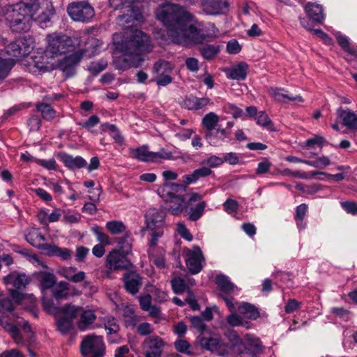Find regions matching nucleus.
I'll use <instances>...</instances> for the list:
<instances>
[{"mask_svg":"<svg viewBox=\"0 0 357 357\" xmlns=\"http://www.w3.org/2000/svg\"><path fill=\"white\" fill-rule=\"evenodd\" d=\"M43 309L48 313L54 315L59 314V310L61 307H57L54 305V301L51 299H43Z\"/></svg>","mask_w":357,"mask_h":357,"instance_id":"obj_49","label":"nucleus"},{"mask_svg":"<svg viewBox=\"0 0 357 357\" xmlns=\"http://www.w3.org/2000/svg\"><path fill=\"white\" fill-rule=\"evenodd\" d=\"M30 278L25 273L13 271L3 277V281L7 286L10 285L16 289H22L30 282Z\"/></svg>","mask_w":357,"mask_h":357,"instance_id":"obj_19","label":"nucleus"},{"mask_svg":"<svg viewBox=\"0 0 357 357\" xmlns=\"http://www.w3.org/2000/svg\"><path fill=\"white\" fill-rule=\"evenodd\" d=\"M257 124L266 128L269 130H273V124L268 115L264 111L258 112L255 118Z\"/></svg>","mask_w":357,"mask_h":357,"instance_id":"obj_42","label":"nucleus"},{"mask_svg":"<svg viewBox=\"0 0 357 357\" xmlns=\"http://www.w3.org/2000/svg\"><path fill=\"white\" fill-rule=\"evenodd\" d=\"M201 5L204 12L211 15L222 14L229 6L227 0H201Z\"/></svg>","mask_w":357,"mask_h":357,"instance_id":"obj_18","label":"nucleus"},{"mask_svg":"<svg viewBox=\"0 0 357 357\" xmlns=\"http://www.w3.org/2000/svg\"><path fill=\"white\" fill-rule=\"evenodd\" d=\"M114 45L116 49L123 53L119 60L124 69L139 66L144 61L142 54L152 50L149 37L140 30H135L128 40L115 42Z\"/></svg>","mask_w":357,"mask_h":357,"instance_id":"obj_2","label":"nucleus"},{"mask_svg":"<svg viewBox=\"0 0 357 357\" xmlns=\"http://www.w3.org/2000/svg\"><path fill=\"white\" fill-rule=\"evenodd\" d=\"M199 344L202 347L222 357H229L230 355L229 347L222 340L218 337H200Z\"/></svg>","mask_w":357,"mask_h":357,"instance_id":"obj_14","label":"nucleus"},{"mask_svg":"<svg viewBox=\"0 0 357 357\" xmlns=\"http://www.w3.org/2000/svg\"><path fill=\"white\" fill-rule=\"evenodd\" d=\"M54 13L49 0H22L8 11L6 20L13 31L26 32L30 29L33 20L46 22Z\"/></svg>","mask_w":357,"mask_h":357,"instance_id":"obj_1","label":"nucleus"},{"mask_svg":"<svg viewBox=\"0 0 357 357\" xmlns=\"http://www.w3.org/2000/svg\"><path fill=\"white\" fill-rule=\"evenodd\" d=\"M206 206V203L203 201L199 202L196 206L191 208L189 219L192 221H196L199 219L202 216Z\"/></svg>","mask_w":357,"mask_h":357,"instance_id":"obj_43","label":"nucleus"},{"mask_svg":"<svg viewBox=\"0 0 357 357\" xmlns=\"http://www.w3.org/2000/svg\"><path fill=\"white\" fill-rule=\"evenodd\" d=\"M59 158L67 167L71 169L86 167L87 165L86 161L81 156L73 157L67 153H60Z\"/></svg>","mask_w":357,"mask_h":357,"instance_id":"obj_28","label":"nucleus"},{"mask_svg":"<svg viewBox=\"0 0 357 357\" xmlns=\"http://www.w3.org/2000/svg\"><path fill=\"white\" fill-rule=\"evenodd\" d=\"M30 70L33 73H45L53 70L56 63L52 61L50 55H47L45 50L43 54H38L30 58L28 61Z\"/></svg>","mask_w":357,"mask_h":357,"instance_id":"obj_13","label":"nucleus"},{"mask_svg":"<svg viewBox=\"0 0 357 357\" xmlns=\"http://www.w3.org/2000/svg\"><path fill=\"white\" fill-rule=\"evenodd\" d=\"M155 15L158 20L168 27V35L170 29H177L183 23L194 20L192 14L177 4H167L158 8Z\"/></svg>","mask_w":357,"mask_h":357,"instance_id":"obj_3","label":"nucleus"},{"mask_svg":"<svg viewBox=\"0 0 357 357\" xmlns=\"http://www.w3.org/2000/svg\"><path fill=\"white\" fill-rule=\"evenodd\" d=\"M45 52L53 59L70 52L74 47L72 38L61 33H52L46 36Z\"/></svg>","mask_w":357,"mask_h":357,"instance_id":"obj_4","label":"nucleus"},{"mask_svg":"<svg viewBox=\"0 0 357 357\" xmlns=\"http://www.w3.org/2000/svg\"><path fill=\"white\" fill-rule=\"evenodd\" d=\"M167 204V211L173 215H178L183 211L185 198L183 196L164 198Z\"/></svg>","mask_w":357,"mask_h":357,"instance_id":"obj_27","label":"nucleus"},{"mask_svg":"<svg viewBox=\"0 0 357 357\" xmlns=\"http://www.w3.org/2000/svg\"><path fill=\"white\" fill-rule=\"evenodd\" d=\"M224 163V160L222 158L218 157L216 155H211L207 158L206 160L202 162V165L208 166V168H214L218 167Z\"/></svg>","mask_w":357,"mask_h":357,"instance_id":"obj_51","label":"nucleus"},{"mask_svg":"<svg viewBox=\"0 0 357 357\" xmlns=\"http://www.w3.org/2000/svg\"><path fill=\"white\" fill-rule=\"evenodd\" d=\"M200 51H201L202 56L205 59H211L217 54V53L219 51V49L214 45H207L203 46L200 49Z\"/></svg>","mask_w":357,"mask_h":357,"instance_id":"obj_50","label":"nucleus"},{"mask_svg":"<svg viewBox=\"0 0 357 357\" xmlns=\"http://www.w3.org/2000/svg\"><path fill=\"white\" fill-rule=\"evenodd\" d=\"M337 40L338 44L346 52L357 57V48H352L351 47L349 39L346 36L342 35L338 36Z\"/></svg>","mask_w":357,"mask_h":357,"instance_id":"obj_44","label":"nucleus"},{"mask_svg":"<svg viewBox=\"0 0 357 357\" xmlns=\"http://www.w3.org/2000/svg\"><path fill=\"white\" fill-rule=\"evenodd\" d=\"M42 290L52 289L56 282V276L50 272L40 271L36 273Z\"/></svg>","mask_w":357,"mask_h":357,"instance_id":"obj_33","label":"nucleus"},{"mask_svg":"<svg viewBox=\"0 0 357 357\" xmlns=\"http://www.w3.org/2000/svg\"><path fill=\"white\" fill-rule=\"evenodd\" d=\"M304 10L314 22L321 23L324 19L323 8L319 4L309 2L305 6Z\"/></svg>","mask_w":357,"mask_h":357,"instance_id":"obj_31","label":"nucleus"},{"mask_svg":"<svg viewBox=\"0 0 357 357\" xmlns=\"http://www.w3.org/2000/svg\"><path fill=\"white\" fill-rule=\"evenodd\" d=\"M342 207L349 213L357 214V203L354 202H342Z\"/></svg>","mask_w":357,"mask_h":357,"instance_id":"obj_64","label":"nucleus"},{"mask_svg":"<svg viewBox=\"0 0 357 357\" xmlns=\"http://www.w3.org/2000/svg\"><path fill=\"white\" fill-rule=\"evenodd\" d=\"M13 60L0 58V79H3L8 76L14 65Z\"/></svg>","mask_w":357,"mask_h":357,"instance_id":"obj_45","label":"nucleus"},{"mask_svg":"<svg viewBox=\"0 0 357 357\" xmlns=\"http://www.w3.org/2000/svg\"><path fill=\"white\" fill-rule=\"evenodd\" d=\"M107 63L106 61H93L88 66V70L94 75H96L99 73L102 72L106 68Z\"/></svg>","mask_w":357,"mask_h":357,"instance_id":"obj_52","label":"nucleus"},{"mask_svg":"<svg viewBox=\"0 0 357 357\" xmlns=\"http://www.w3.org/2000/svg\"><path fill=\"white\" fill-rule=\"evenodd\" d=\"M330 164L331 161L326 156L320 157L314 161L307 160V162H306V165L319 169H324Z\"/></svg>","mask_w":357,"mask_h":357,"instance_id":"obj_53","label":"nucleus"},{"mask_svg":"<svg viewBox=\"0 0 357 357\" xmlns=\"http://www.w3.org/2000/svg\"><path fill=\"white\" fill-rule=\"evenodd\" d=\"M164 340L158 335L146 337L142 343L145 357H161L164 347Z\"/></svg>","mask_w":357,"mask_h":357,"instance_id":"obj_15","label":"nucleus"},{"mask_svg":"<svg viewBox=\"0 0 357 357\" xmlns=\"http://www.w3.org/2000/svg\"><path fill=\"white\" fill-rule=\"evenodd\" d=\"M81 309L82 307L67 304L63 307H61L59 310V314H64V317L70 319V320L73 321V319L78 317Z\"/></svg>","mask_w":357,"mask_h":357,"instance_id":"obj_38","label":"nucleus"},{"mask_svg":"<svg viewBox=\"0 0 357 357\" xmlns=\"http://www.w3.org/2000/svg\"><path fill=\"white\" fill-rule=\"evenodd\" d=\"M80 351L84 357H103L105 347L102 337L95 335L85 336L80 345Z\"/></svg>","mask_w":357,"mask_h":357,"instance_id":"obj_6","label":"nucleus"},{"mask_svg":"<svg viewBox=\"0 0 357 357\" xmlns=\"http://www.w3.org/2000/svg\"><path fill=\"white\" fill-rule=\"evenodd\" d=\"M280 174L282 176H288L292 177L300 178L302 179H309V176L307 173L302 172H293L289 169H284L280 172Z\"/></svg>","mask_w":357,"mask_h":357,"instance_id":"obj_56","label":"nucleus"},{"mask_svg":"<svg viewBox=\"0 0 357 357\" xmlns=\"http://www.w3.org/2000/svg\"><path fill=\"white\" fill-rule=\"evenodd\" d=\"M33 40L31 37H21L10 43L6 47V53L17 60L28 55L33 49Z\"/></svg>","mask_w":357,"mask_h":357,"instance_id":"obj_7","label":"nucleus"},{"mask_svg":"<svg viewBox=\"0 0 357 357\" xmlns=\"http://www.w3.org/2000/svg\"><path fill=\"white\" fill-rule=\"evenodd\" d=\"M190 321L192 326L198 331L203 332L206 330V325L200 317H192L190 318Z\"/></svg>","mask_w":357,"mask_h":357,"instance_id":"obj_62","label":"nucleus"},{"mask_svg":"<svg viewBox=\"0 0 357 357\" xmlns=\"http://www.w3.org/2000/svg\"><path fill=\"white\" fill-rule=\"evenodd\" d=\"M241 50V46L236 40L232 39L227 43V51L228 53L235 54L240 52Z\"/></svg>","mask_w":357,"mask_h":357,"instance_id":"obj_59","label":"nucleus"},{"mask_svg":"<svg viewBox=\"0 0 357 357\" xmlns=\"http://www.w3.org/2000/svg\"><path fill=\"white\" fill-rule=\"evenodd\" d=\"M55 256L61 258L62 260L69 261L72 258V252L68 248L58 247Z\"/></svg>","mask_w":357,"mask_h":357,"instance_id":"obj_58","label":"nucleus"},{"mask_svg":"<svg viewBox=\"0 0 357 357\" xmlns=\"http://www.w3.org/2000/svg\"><path fill=\"white\" fill-rule=\"evenodd\" d=\"M123 280L126 290L132 295L136 294L142 284V277L135 271L126 273Z\"/></svg>","mask_w":357,"mask_h":357,"instance_id":"obj_20","label":"nucleus"},{"mask_svg":"<svg viewBox=\"0 0 357 357\" xmlns=\"http://www.w3.org/2000/svg\"><path fill=\"white\" fill-rule=\"evenodd\" d=\"M230 341L234 357H256V354L245 347L242 339L236 333L231 334Z\"/></svg>","mask_w":357,"mask_h":357,"instance_id":"obj_17","label":"nucleus"},{"mask_svg":"<svg viewBox=\"0 0 357 357\" xmlns=\"http://www.w3.org/2000/svg\"><path fill=\"white\" fill-rule=\"evenodd\" d=\"M226 129L215 128L213 130L206 132L205 138L212 146H217L220 142H222L229 135Z\"/></svg>","mask_w":357,"mask_h":357,"instance_id":"obj_32","label":"nucleus"},{"mask_svg":"<svg viewBox=\"0 0 357 357\" xmlns=\"http://www.w3.org/2000/svg\"><path fill=\"white\" fill-rule=\"evenodd\" d=\"M231 313L227 317L226 321L232 327L244 324V319L236 313V307L234 310H229Z\"/></svg>","mask_w":357,"mask_h":357,"instance_id":"obj_46","label":"nucleus"},{"mask_svg":"<svg viewBox=\"0 0 357 357\" xmlns=\"http://www.w3.org/2000/svg\"><path fill=\"white\" fill-rule=\"evenodd\" d=\"M219 121V116L214 112H209L202 119V125L206 129V132H209L216 128Z\"/></svg>","mask_w":357,"mask_h":357,"instance_id":"obj_37","label":"nucleus"},{"mask_svg":"<svg viewBox=\"0 0 357 357\" xmlns=\"http://www.w3.org/2000/svg\"><path fill=\"white\" fill-rule=\"evenodd\" d=\"M26 240L31 245L39 249L40 246L43 244L42 242L45 241V238L38 229H32L26 235Z\"/></svg>","mask_w":357,"mask_h":357,"instance_id":"obj_36","label":"nucleus"},{"mask_svg":"<svg viewBox=\"0 0 357 357\" xmlns=\"http://www.w3.org/2000/svg\"><path fill=\"white\" fill-rule=\"evenodd\" d=\"M177 232L183 238L190 241L192 240V236L189 230L185 227V225L182 222L177 224Z\"/></svg>","mask_w":357,"mask_h":357,"instance_id":"obj_57","label":"nucleus"},{"mask_svg":"<svg viewBox=\"0 0 357 357\" xmlns=\"http://www.w3.org/2000/svg\"><path fill=\"white\" fill-rule=\"evenodd\" d=\"M224 209L228 213L236 212L238 208V202L232 199H227L223 204Z\"/></svg>","mask_w":357,"mask_h":357,"instance_id":"obj_60","label":"nucleus"},{"mask_svg":"<svg viewBox=\"0 0 357 357\" xmlns=\"http://www.w3.org/2000/svg\"><path fill=\"white\" fill-rule=\"evenodd\" d=\"M130 234H126L123 236L119 238L117 240L118 246L121 252L125 254H129L131 251L132 245L128 242Z\"/></svg>","mask_w":357,"mask_h":357,"instance_id":"obj_47","label":"nucleus"},{"mask_svg":"<svg viewBox=\"0 0 357 357\" xmlns=\"http://www.w3.org/2000/svg\"><path fill=\"white\" fill-rule=\"evenodd\" d=\"M58 330L62 333H67L70 331L73 326V321L70 319L62 317L56 321Z\"/></svg>","mask_w":357,"mask_h":357,"instance_id":"obj_48","label":"nucleus"},{"mask_svg":"<svg viewBox=\"0 0 357 357\" xmlns=\"http://www.w3.org/2000/svg\"><path fill=\"white\" fill-rule=\"evenodd\" d=\"M269 95L276 101L284 102V99L291 101L303 102V98L301 96H289L287 93L284 89L271 87L268 90Z\"/></svg>","mask_w":357,"mask_h":357,"instance_id":"obj_30","label":"nucleus"},{"mask_svg":"<svg viewBox=\"0 0 357 357\" xmlns=\"http://www.w3.org/2000/svg\"><path fill=\"white\" fill-rule=\"evenodd\" d=\"M67 10L70 17L77 22H87L94 15L93 7L84 1L71 3L68 5Z\"/></svg>","mask_w":357,"mask_h":357,"instance_id":"obj_9","label":"nucleus"},{"mask_svg":"<svg viewBox=\"0 0 357 357\" xmlns=\"http://www.w3.org/2000/svg\"><path fill=\"white\" fill-rule=\"evenodd\" d=\"M183 255L186 266L192 274H197L201 271L204 257L199 247L193 246L192 249L183 248Z\"/></svg>","mask_w":357,"mask_h":357,"instance_id":"obj_10","label":"nucleus"},{"mask_svg":"<svg viewBox=\"0 0 357 357\" xmlns=\"http://www.w3.org/2000/svg\"><path fill=\"white\" fill-rule=\"evenodd\" d=\"M131 153L134 158L142 162H160L162 160L173 159L172 152L167 151L164 149L158 152L149 151L146 146L132 149Z\"/></svg>","mask_w":357,"mask_h":357,"instance_id":"obj_8","label":"nucleus"},{"mask_svg":"<svg viewBox=\"0 0 357 357\" xmlns=\"http://www.w3.org/2000/svg\"><path fill=\"white\" fill-rule=\"evenodd\" d=\"M78 317L79 319L77 322V326L81 331H85L89 329L96 319V315L93 310H84L83 307H82Z\"/></svg>","mask_w":357,"mask_h":357,"instance_id":"obj_25","label":"nucleus"},{"mask_svg":"<svg viewBox=\"0 0 357 357\" xmlns=\"http://www.w3.org/2000/svg\"><path fill=\"white\" fill-rule=\"evenodd\" d=\"M125 254L117 249L111 251L106 258V266L110 271L128 270L132 267V264Z\"/></svg>","mask_w":357,"mask_h":357,"instance_id":"obj_11","label":"nucleus"},{"mask_svg":"<svg viewBox=\"0 0 357 357\" xmlns=\"http://www.w3.org/2000/svg\"><path fill=\"white\" fill-rule=\"evenodd\" d=\"M164 220V213L155 208H151L146 213V227L148 229H162Z\"/></svg>","mask_w":357,"mask_h":357,"instance_id":"obj_21","label":"nucleus"},{"mask_svg":"<svg viewBox=\"0 0 357 357\" xmlns=\"http://www.w3.org/2000/svg\"><path fill=\"white\" fill-rule=\"evenodd\" d=\"M36 108L39 112H41V114L43 119L51 121L56 116V112L54 109L48 104L46 103H39L36 105Z\"/></svg>","mask_w":357,"mask_h":357,"instance_id":"obj_39","label":"nucleus"},{"mask_svg":"<svg viewBox=\"0 0 357 357\" xmlns=\"http://www.w3.org/2000/svg\"><path fill=\"white\" fill-rule=\"evenodd\" d=\"M248 65L245 62H239L230 68L223 70L227 77L231 79L243 80L247 76Z\"/></svg>","mask_w":357,"mask_h":357,"instance_id":"obj_24","label":"nucleus"},{"mask_svg":"<svg viewBox=\"0 0 357 357\" xmlns=\"http://www.w3.org/2000/svg\"><path fill=\"white\" fill-rule=\"evenodd\" d=\"M154 331L153 326L148 322H143L137 325L136 328L137 333L142 336L151 335Z\"/></svg>","mask_w":357,"mask_h":357,"instance_id":"obj_54","label":"nucleus"},{"mask_svg":"<svg viewBox=\"0 0 357 357\" xmlns=\"http://www.w3.org/2000/svg\"><path fill=\"white\" fill-rule=\"evenodd\" d=\"M171 283L174 291L176 294L182 293L186 289L185 282L184 280L181 278H176L173 279Z\"/></svg>","mask_w":357,"mask_h":357,"instance_id":"obj_55","label":"nucleus"},{"mask_svg":"<svg viewBox=\"0 0 357 357\" xmlns=\"http://www.w3.org/2000/svg\"><path fill=\"white\" fill-rule=\"evenodd\" d=\"M41 121L37 116H32L28 121L30 131H37L40 129Z\"/></svg>","mask_w":357,"mask_h":357,"instance_id":"obj_63","label":"nucleus"},{"mask_svg":"<svg viewBox=\"0 0 357 357\" xmlns=\"http://www.w3.org/2000/svg\"><path fill=\"white\" fill-rule=\"evenodd\" d=\"M169 36L174 43L183 45L202 43L205 39L204 34L201 33L200 30L193 25L187 28L185 23H183L177 29H170Z\"/></svg>","mask_w":357,"mask_h":357,"instance_id":"obj_5","label":"nucleus"},{"mask_svg":"<svg viewBox=\"0 0 357 357\" xmlns=\"http://www.w3.org/2000/svg\"><path fill=\"white\" fill-rule=\"evenodd\" d=\"M188 184H178L174 183L165 182L158 189V194L162 198L172 197H179L176 194L181 190L185 191Z\"/></svg>","mask_w":357,"mask_h":357,"instance_id":"obj_23","label":"nucleus"},{"mask_svg":"<svg viewBox=\"0 0 357 357\" xmlns=\"http://www.w3.org/2000/svg\"><path fill=\"white\" fill-rule=\"evenodd\" d=\"M58 274L62 278L73 283H80L84 282V286L89 284L86 281V273L84 271H78L77 268L74 266H63L59 268L57 271Z\"/></svg>","mask_w":357,"mask_h":357,"instance_id":"obj_16","label":"nucleus"},{"mask_svg":"<svg viewBox=\"0 0 357 357\" xmlns=\"http://www.w3.org/2000/svg\"><path fill=\"white\" fill-rule=\"evenodd\" d=\"M216 284L220 291V296L225 301L229 310H234V298L231 294L237 287L223 275H219L215 279Z\"/></svg>","mask_w":357,"mask_h":357,"instance_id":"obj_12","label":"nucleus"},{"mask_svg":"<svg viewBox=\"0 0 357 357\" xmlns=\"http://www.w3.org/2000/svg\"><path fill=\"white\" fill-rule=\"evenodd\" d=\"M337 115L342 120V124L347 129L357 130V114L350 109L339 107L337 109Z\"/></svg>","mask_w":357,"mask_h":357,"instance_id":"obj_22","label":"nucleus"},{"mask_svg":"<svg viewBox=\"0 0 357 357\" xmlns=\"http://www.w3.org/2000/svg\"><path fill=\"white\" fill-rule=\"evenodd\" d=\"M212 174V171L208 167H202L194 170L191 174H185L182 176V181L185 184L195 183L200 178L206 177Z\"/></svg>","mask_w":357,"mask_h":357,"instance_id":"obj_29","label":"nucleus"},{"mask_svg":"<svg viewBox=\"0 0 357 357\" xmlns=\"http://www.w3.org/2000/svg\"><path fill=\"white\" fill-rule=\"evenodd\" d=\"M86 51H89L88 48H86L85 50H79L67 56H65L63 59L59 61V63L56 64V66H59L63 71L72 68L80 62L84 52Z\"/></svg>","mask_w":357,"mask_h":357,"instance_id":"obj_26","label":"nucleus"},{"mask_svg":"<svg viewBox=\"0 0 357 357\" xmlns=\"http://www.w3.org/2000/svg\"><path fill=\"white\" fill-rule=\"evenodd\" d=\"M57 248L58 246L55 245L43 243L39 249L41 250L45 255L52 257L55 256Z\"/></svg>","mask_w":357,"mask_h":357,"instance_id":"obj_61","label":"nucleus"},{"mask_svg":"<svg viewBox=\"0 0 357 357\" xmlns=\"http://www.w3.org/2000/svg\"><path fill=\"white\" fill-rule=\"evenodd\" d=\"M106 228L112 234L123 233L126 229V227L123 222L118 220L107 222L106 224Z\"/></svg>","mask_w":357,"mask_h":357,"instance_id":"obj_41","label":"nucleus"},{"mask_svg":"<svg viewBox=\"0 0 357 357\" xmlns=\"http://www.w3.org/2000/svg\"><path fill=\"white\" fill-rule=\"evenodd\" d=\"M70 285L66 281H60L52 287V295L57 301L66 299L70 296Z\"/></svg>","mask_w":357,"mask_h":357,"instance_id":"obj_34","label":"nucleus"},{"mask_svg":"<svg viewBox=\"0 0 357 357\" xmlns=\"http://www.w3.org/2000/svg\"><path fill=\"white\" fill-rule=\"evenodd\" d=\"M153 70L157 75L170 73L172 70V67L169 62L165 60H159L155 63Z\"/></svg>","mask_w":357,"mask_h":357,"instance_id":"obj_40","label":"nucleus"},{"mask_svg":"<svg viewBox=\"0 0 357 357\" xmlns=\"http://www.w3.org/2000/svg\"><path fill=\"white\" fill-rule=\"evenodd\" d=\"M238 312L249 319L255 320L259 317L258 309L254 305L246 302L238 305Z\"/></svg>","mask_w":357,"mask_h":357,"instance_id":"obj_35","label":"nucleus"}]
</instances>
